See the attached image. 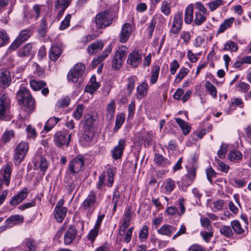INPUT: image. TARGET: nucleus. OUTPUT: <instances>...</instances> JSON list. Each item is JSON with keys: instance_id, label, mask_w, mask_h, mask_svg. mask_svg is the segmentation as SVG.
<instances>
[{"instance_id": "obj_1", "label": "nucleus", "mask_w": 251, "mask_h": 251, "mask_svg": "<svg viewBox=\"0 0 251 251\" xmlns=\"http://www.w3.org/2000/svg\"><path fill=\"white\" fill-rule=\"evenodd\" d=\"M18 103L25 106L24 110L27 112H32L35 108L34 100L29 90L24 86L21 85L17 92Z\"/></svg>"}, {"instance_id": "obj_2", "label": "nucleus", "mask_w": 251, "mask_h": 251, "mask_svg": "<svg viewBox=\"0 0 251 251\" xmlns=\"http://www.w3.org/2000/svg\"><path fill=\"white\" fill-rule=\"evenodd\" d=\"M98 205L97 195L95 191H91L88 196L81 203L80 209L84 212L91 214Z\"/></svg>"}, {"instance_id": "obj_3", "label": "nucleus", "mask_w": 251, "mask_h": 251, "mask_svg": "<svg viewBox=\"0 0 251 251\" xmlns=\"http://www.w3.org/2000/svg\"><path fill=\"white\" fill-rule=\"evenodd\" d=\"M112 18L107 11H101L97 14L95 17V24L97 28L102 29L112 24Z\"/></svg>"}, {"instance_id": "obj_4", "label": "nucleus", "mask_w": 251, "mask_h": 251, "mask_svg": "<svg viewBox=\"0 0 251 251\" xmlns=\"http://www.w3.org/2000/svg\"><path fill=\"white\" fill-rule=\"evenodd\" d=\"M29 149L28 143L25 142H20L15 149L14 155V163L16 165L20 164L22 160L24 158Z\"/></svg>"}, {"instance_id": "obj_5", "label": "nucleus", "mask_w": 251, "mask_h": 251, "mask_svg": "<svg viewBox=\"0 0 251 251\" xmlns=\"http://www.w3.org/2000/svg\"><path fill=\"white\" fill-rule=\"evenodd\" d=\"M107 174V181H108V183H106L105 181L106 175L104 173H101L99 176V180L96 184V187L100 190H102L105 185H107L108 187H110L113 184L114 180V176L115 175L113 170L111 168L108 169Z\"/></svg>"}, {"instance_id": "obj_6", "label": "nucleus", "mask_w": 251, "mask_h": 251, "mask_svg": "<svg viewBox=\"0 0 251 251\" xmlns=\"http://www.w3.org/2000/svg\"><path fill=\"white\" fill-rule=\"evenodd\" d=\"M32 34V31L29 28L22 30L18 37L10 45L9 47V49L12 50H16L22 44L25 42Z\"/></svg>"}, {"instance_id": "obj_7", "label": "nucleus", "mask_w": 251, "mask_h": 251, "mask_svg": "<svg viewBox=\"0 0 251 251\" xmlns=\"http://www.w3.org/2000/svg\"><path fill=\"white\" fill-rule=\"evenodd\" d=\"M85 66L82 63L76 64L69 72L67 75L68 79L72 82H76L79 78L84 73Z\"/></svg>"}, {"instance_id": "obj_8", "label": "nucleus", "mask_w": 251, "mask_h": 251, "mask_svg": "<svg viewBox=\"0 0 251 251\" xmlns=\"http://www.w3.org/2000/svg\"><path fill=\"white\" fill-rule=\"evenodd\" d=\"M126 47L122 46L114 54L112 58V69L115 70L120 69L126 57Z\"/></svg>"}, {"instance_id": "obj_9", "label": "nucleus", "mask_w": 251, "mask_h": 251, "mask_svg": "<svg viewBox=\"0 0 251 251\" xmlns=\"http://www.w3.org/2000/svg\"><path fill=\"white\" fill-rule=\"evenodd\" d=\"M85 159L83 156L79 155L70 162L68 170L71 174H75L80 171L84 166Z\"/></svg>"}, {"instance_id": "obj_10", "label": "nucleus", "mask_w": 251, "mask_h": 251, "mask_svg": "<svg viewBox=\"0 0 251 251\" xmlns=\"http://www.w3.org/2000/svg\"><path fill=\"white\" fill-rule=\"evenodd\" d=\"M71 138V134L66 131H57L54 136V141L58 147L68 146Z\"/></svg>"}, {"instance_id": "obj_11", "label": "nucleus", "mask_w": 251, "mask_h": 251, "mask_svg": "<svg viewBox=\"0 0 251 251\" xmlns=\"http://www.w3.org/2000/svg\"><path fill=\"white\" fill-rule=\"evenodd\" d=\"M10 105L8 95L3 94L0 98V120H3L5 118V114L9 110Z\"/></svg>"}, {"instance_id": "obj_12", "label": "nucleus", "mask_w": 251, "mask_h": 251, "mask_svg": "<svg viewBox=\"0 0 251 251\" xmlns=\"http://www.w3.org/2000/svg\"><path fill=\"white\" fill-rule=\"evenodd\" d=\"M183 14L181 12H178L175 15L172 25L170 29V33L173 34H177L180 31L182 25Z\"/></svg>"}, {"instance_id": "obj_13", "label": "nucleus", "mask_w": 251, "mask_h": 251, "mask_svg": "<svg viewBox=\"0 0 251 251\" xmlns=\"http://www.w3.org/2000/svg\"><path fill=\"white\" fill-rule=\"evenodd\" d=\"M142 59V52L140 50H134L128 55L127 63L133 68L138 66Z\"/></svg>"}, {"instance_id": "obj_14", "label": "nucleus", "mask_w": 251, "mask_h": 251, "mask_svg": "<svg viewBox=\"0 0 251 251\" xmlns=\"http://www.w3.org/2000/svg\"><path fill=\"white\" fill-rule=\"evenodd\" d=\"M126 145L125 139H121L119 140L118 145L111 151L112 155L114 159H118L121 157Z\"/></svg>"}, {"instance_id": "obj_15", "label": "nucleus", "mask_w": 251, "mask_h": 251, "mask_svg": "<svg viewBox=\"0 0 251 251\" xmlns=\"http://www.w3.org/2000/svg\"><path fill=\"white\" fill-rule=\"evenodd\" d=\"M77 230L74 225H71L67 230L64 236V243L66 245H70L75 240Z\"/></svg>"}, {"instance_id": "obj_16", "label": "nucleus", "mask_w": 251, "mask_h": 251, "mask_svg": "<svg viewBox=\"0 0 251 251\" xmlns=\"http://www.w3.org/2000/svg\"><path fill=\"white\" fill-rule=\"evenodd\" d=\"M131 33V25L129 23L124 24L122 27L120 34L119 41L125 43L129 39Z\"/></svg>"}, {"instance_id": "obj_17", "label": "nucleus", "mask_w": 251, "mask_h": 251, "mask_svg": "<svg viewBox=\"0 0 251 251\" xmlns=\"http://www.w3.org/2000/svg\"><path fill=\"white\" fill-rule=\"evenodd\" d=\"M28 192L26 188H24L19 193L11 198L9 201L11 205L15 206L20 203L27 196Z\"/></svg>"}, {"instance_id": "obj_18", "label": "nucleus", "mask_w": 251, "mask_h": 251, "mask_svg": "<svg viewBox=\"0 0 251 251\" xmlns=\"http://www.w3.org/2000/svg\"><path fill=\"white\" fill-rule=\"evenodd\" d=\"M97 116L93 113H89L83 118V128L93 129L94 123Z\"/></svg>"}, {"instance_id": "obj_19", "label": "nucleus", "mask_w": 251, "mask_h": 251, "mask_svg": "<svg viewBox=\"0 0 251 251\" xmlns=\"http://www.w3.org/2000/svg\"><path fill=\"white\" fill-rule=\"evenodd\" d=\"M10 73L7 70H0V86L5 88L11 83Z\"/></svg>"}, {"instance_id": "obj_20", "label": "nucleus", "mask_w": 251, "mask_h": 251, "mask_svg": "<svg viewBox=\"0 0 251 251\" xmlns=\"http://www.w3.org/2000/svg\"><path fill=\"white\" fill-rule=\"evenodd\" d=\"M33 163L35 167H39L41 171L45 172L49 166V162L46 158L37 156L33 159Z\"/></svg>"}, {"instance_id": "obj_21", "label": "nucleus", "mask_w": 251, "mask_h": 251, "mask_svg": "<svg viewBox=\"0 0 251 251\" xmlns=\"http://www.w3.org/2000/svg\"><path fill=\"white\" fill-rule=\"evenodd\" d=\"M103 43L101 40H97L89 45L87 48L89 54H93L101 50L103 48Z\"/></svg>"}, {"instance_id": "obj_22", "label": "nucleus", "mask_w": 251, "mask_h": 251, "mask_svg": "<svg viewBox=\"0 0 251 251\" xmlns=\"http://www.w3.org/2000/svg\"><path fill=\"white\" fill-rule=\"evenodd\" d=\"M62 49L61 47L54 45L51 47L49 53V57L51 61H56L61 55Z\"/></svg>"}, {"instance_id": "obj_23", "label": "nucleus", "mask_w": 251, "mask_h": 251, "mask_svg": "<svg viewBox=\"0 0 251 251\" xmlns=\"http://www.w3.org/2000/svg\"><path fill=\"white\" fill-rule=\"evenodd\" d=\"M176 228L169 225L165 224L157 230V232L161 235L170 237Z\"/></svg>"}, {"instance_id": "obj_24", "label": "nucleus", "mask_w": 251, "mask_h": 251, "mask_svg": "<svg viewBox=\"0 0 251 251\" xmlns=\"http://www.w3.org/2000/svg\"><path fill=\"white\" fill-rule=\"evenodd\" d=\"M193 6L190 4L187 6L184 15V21L187 24H190L193 22Z\"/></svg>"}, {"instance_id": "obj_25", "label": "nucleus", "mask_w": 251, "mask_h": 251, "mask_svg": "<svg viewBox=\"0 0 251 251\" xmlns=\"http://www.w3.org/2000/svg\"><path fill=\"white\" fill-rule=\"evenodd\" d=\"M197 167L192 166L188 171V173L183 176V179H186L187 184L190 185L196 178Z\"/></svg>"}, {"instance_id": "obj_26", "label": "nucleus", "mask_w": 251, "mask_h": 251, "mask_svg": "<svg viewBox=\"0 0 251 251\" xmlns=\"http://www.w3.org/2000/svg\"><path fill=\"white\" fill-rule=\"evenodd\" d=\"M1 174L3 176V180L6 186H8L10 183V176L11 173L9 165H6L1 170Z\"/></svg>"}, {"instance_id": "obj_27", "label": "nucleus", "mask_w": 251, "mask_h": 251, "mask_svg": "<svg viewBox=\"0 0 251 251\" xmlns=\"http://www.w3.org/2000/svg\"><path fill=\"white\" fill-rule=\"evenodd\" d=\"M154 156V161L158 166L166 167L170 165V162L169 160L162 155L155 153Z\"/></svg>"}, {"instance_id": "obj_28", "label": "nucleus", "mask_w": 251, "mask_h": 251, "mask_svg": "<svg viewBox=\"0 0 251 251\" xmlns=\"http://www.w3.org/2000/svg\"><path fill=\"white\" fill-rule=\"evenodd\" d=\"M67 208L54 209V218L58 223H61L66 216Z\"/></svg>"}, {"instance_id": "obj_29", "label": "nucleus", "mask_w": 251, "mask_h": 251, "mask_svg": "<svg viewBox=\"0 0 251 251\" xmlns=\"http://www.w3.org/2000/svg\"><path fill=\"white\" fill-rule=\"evenodd\" d=\"M61 118H57L56 117H50L46 122L44 129L46 132L50 131L60 121Z\"/></svg>"}, {"instance_id": "obj_30", "label": "nucleus", "mask_w": 251, "mask_h": 251, "mask_svg": "<svg viewBox=\"0 0 251 251\" xmlns=\"http://www.w3.org/2000/svg\"><path fill=\"white\" fill-rule=\"evenodd\" d=\"M32 46L31 43L26 44L23 48L18 51V55L20 57L29 56L32 52Z\"/></svg>"}, {"instance_id": "obj_31", "label": "nucleus", "mask_w": 251, "mask_h": 251, "mask_svg": "<svg viewBox=\"0 0 251 251\" xmlns=\"http://www.w3.org/2000/svg\"><path fill=\"white\" fill-rule=\"evenodd\" d=\"M205 14L199 11L195 12V17L193 21V25L198 26L201 25L206 20V16Z\"/></svg>"}, {"instance_id": "obj_32", "label": "nucleus", "mask_w": 251, "mask_h": 251, "mask_svg": "<svg viewBox=\"0 0 251 251\" xmlns=\"http://www.w3.org/2000/svg\"><path fill=\"white\" fill-rule=\"evenodd\" d=\"M175 119L184 135H187L190 132L191 127L185 121L179 118H176Z\"/></svg>"}, {"instance_id": "obj_33", "label": "nucleus", "mask_w": 251, "mask_h": 251, "mask_svg": "<svg viewBox=\"0 0 251 251\" xmlns=\"http://www.w3.org/2000/svg\"><path fill=\"white\" fill-rule=\"evenodd\" d=\"M148 85L145 82H143L137 86V92L138 96L137 98L141 99L146 96L148 93Z\"/></svg>"}, {"instance_id": "obj_34", "label": "nucleus", "mask_w": 251, "mask_h": 251, "mask_svg": "<svg viewBox=\"0 0 251 251\" xmlns=\"http://www.w3.org/2000/svg\"><path fill=\"white\" fill-rule=\"evenodd\" d=\"M115 111V104L114 101L109 103L106 107V119L110 121L114 118Z\"/></svg>"}, {"instance_id": "obj_35", "label": "nucleus", "mask_w": 251, "mask_h": 251, "mask_svg": "<svg viewBox=\"0 0 251 251\" xmlns=\"http://www.w3.org/2000/svg\"><path fill=\"white\" fill-rule=\"evenodd\" d=\"M46 83L43 80L32 79L30 81V86L34 91H38L44 88Z\"/></svg>"}, {"instance_id": "obj_36", "label": "nucleus", "mask_w": 251, "mask_h": 251, "mask_svg": "<svg viewBox=\"0 0 251 251\" xmlns=\"http://www.w3.org/2000/svg\"><path fill=\"white\" fill-rule=\"evenodd\" d=\"M234 21V18L233 17L224 20V22L220 25L218 33H221L224 32L226 29L231 25Z\"/></svg>"}, {"instance_id": "obj_37", "label": "nucleus", "mask_w": 251, "mask_h": 251, "mask_svg": "<svg viewBox=\"0 0 251 251\" xmlns=\"http://www.w3.org/2000/svg\"><path fill=\"white\" fill-rule=\"evenodd\" d=\"M14 135L15 133L13 130H6L1 137V141L4 144L8 143L12 138H14Z\"/></svg>"}, {"instance_id": "obj_38", "label": "nucleus", "mask_w": 251, "mask_h": 251, "mask_svg": "<svg viewBox=\"0 0 251 251\" xmlns=\"http://www.w3.org/2000/svg\"><path fill=\"white\" fill-rule=\"evenodd\" d=\"M220 232L221 234L227 238H230L233 236V231L231 226L222 225L220 227Z\"/></svg>"}, {"instance_id": "obj_39", "label": "nucleus", "mask_w": 251, "mask_h": 251, "mask_svg": "<svg viewBox=\"0 0 251 251\" xmlns=\"http://www.w3.org/2000/svg\"><path fill=\"white\" fill-rule=\"evenodd\" d=\"M160 69V67L157 65L152 67V68L151 69V76L150 80L151 84H155L157 82L159 76Z\"/></svg>"}, {"instance_id": "obj_40", "label": "nucleus", "mask_w": 251, "mask_h": 251, "mask_svg": "<svg viewBox=\"0 0 251 251\" xmlns=\"http://www.w3.org/2000/svg\"><path fill=\"white\" fill-rule=\"evenodd\" d=\"M23 217L19 215H15L11 216L8 219H6L5 223L8 225H15L18 222L22 223L23 222Z\"/></svg>"}, {"instance_id": "obj_41", "label": "nucleus", "mask_w": 251, "mask_h": 251, "mask_svg": "<svg viewBox=\"0 0 251 251\" xmlns=\"http://www.w3.org/2000/svg\"><path fill=\"white\" fill-rule=\"evenodd\" d=\"M230 225L234 232L238 234H241L245 232L244 229L241 226V224L237 220L231 221Z\"/></svg>"}, {"instance_id": "obj_42", "label": "nucleus", "mask_w": 251, "mask_h": 251, "mask_svg": "<svg viewBox=\"0 0 251 251\" xmlns=\"http://www.w3.org/2000/svg\"><path fill=\"white\" fill-rule=\"evenodd\" d=\"M125 121V115L123 114L117 115L115 121V126L113 128L114 132L116 133L121 127Z\"/></svg>"}, {"instance_id": "obj_43", "label": "nucleus", "mask_w": 251, "mask_h": 251, "mask_svg": "<svg viewBox=\"0 0 251 251\" xmlns=\"http://www.w3.org/2000/svg\"><path fill=\"white\" fill-rule=\"evenodd\" d=\"M136 77L135 76H131L127 78V84L126 85V90L128 91V94L130 96L135 87V82Z\"/></svg>"}, {"instance_id": "obj_44", "label": "nucleus", "mask_w": 251, "mask_h": 251, "mask_svg": "<svg viewBox=\"0 0 251 251\" xmlns=\"http://www.w3.org/2000/svg\"><path fill=\"white\" fill-rule=\"evenodd\" d=\"M71 0H57L54 3V10L63 8L66 9L70 4Z\"/></svg>"}, {"instance_id": "obj_45", "label": "nucleus", "mask_w": 251, "mask_h": 251, "mask_svg": "<svg viewBox=\"0 0 251 251\" xmlns=\"http://www.w3.org/2000/svg\"><path fill=\"white\" fill-rule=\"evenodd\" d=\"M70 99L68 96H66L58 100L55 104L57 108H62L68 106L70 103Z\"/></svg>"}, {"instance_id": "obj_46", "label": "nucleus", "mask_w": 251, "mask_h": 251, "mask_svg": "<svg viewBox=\"0 0 251 251\" xmlns=\"http://www.w3.org/2000/svg\"><path fill=\"white\" fill-rule=\"evenodd\" d=\"M242 158V153L236 151H231L228 154V158L231 161L238 160Z\"/></svg>"}, {"instance_id": "obj_47", "label": "nucleus", "mask_w": 251, "mask_h": 251, "mask_svg": "<svg viewBox=\"0 0 251 251\" xmlns=\"http://www.w3.org/2000/svg\"><path fill=\"white\" fill-rule=\"evenodd\" d=\"M9 37L4 30H0V47L8 44Z\"/></svg>"}, {"instance_id": "obj_48", "label": "nucleus", "mask_w": 251, "mask_h": 251, "mask_svg": "<svg viewBox=\"0 0 251 251\" xmlns=\"http://www.w3.org/2000/svg\"><path fill=\"white\" fill-rule=\"evenodd\" d=\"M223 50H230L231 51L235 52L238 50V45L232 41H228L226 42Z\"/></svg>"}, {"instance_id": "obj_49", "label": "nucleus", "mask_w": 251, "mask_h": 251, "mask_svg": "<svg viewBox=\"0 0 251 251\" xmlns=\"http://www.w3.org/2000/svg\"><path fill=\"white\" fill-rule=\"evenodd\" d=\"M94 136L93 129H84V133L82 135V138L86 142H90L92 140Z\"/></svg>"}, {"instance_id": "obj_50", "label": "nucleus", "mask_w": 251, "mask_h": 251, "mask_svg": "<svg viewBox=\"0 0 251 251\" xmlns=\"http://www.w3.org/2000/svg\"><path fill=\"white\" fill-rule=\"evenodd\" d=\"M25 243L28 249V251H35L37 248L36 241L31 238H27L25 240Z\"/></svg>"}, {"instance_id": "obj_51", "label": "nucleus", "mask_w": 251, "mask_h": 251, "mask_svg": "<svg viewBox=\"0 0 251 251\" xmlns=\"http://www.w3.org/2000/svg\"><path fill=\"white\" fill-rule=\"evenodd\" d=\"M205 87L207 91L210 93L211 96L214 98L217 97V90L216 87L211 84L209 81L205 82Z\"/></svg>"}, {"instance_id": "obj_52", "label": "nucleus", "mask_w": 251, "mask_h": 251, "mask_svg": "<svg viewBox=\"0 0 251 251\" xmlns=\"http://www.w3.org/2000/svg\"><path fill=\"white\" fill-rule=\"evenodd\" d=\"M47 29V21L45 18H43L41 20L40 28L38 30V33L41 36L44 37L46 33Z\"/></svg>"}, {"instance_id": "obj_53", "label": "nucleus", "mask_w": 251, "mask_h": 251, "mask_svg": "<svg viewBox=\"0 0 251 251\" xmlns=\"http://www.w3.org/2000/svg\"><path fill=\"white\" fill-rule=\"evenodd\" d=\"M188 73V70L187 68L180 69L178 74L176 76L175 79L176 82L179 83L187 75Z\"/></svg>"}, {"instance_id": "obj_54", "label": "nucleus", "mask_w": 251, "mask_h": 251, "mask_svg": "<svg viewBox=\"0 0 251 251\" xmlns=\"http://www.w3.org/2000/svg\"><path fill=\"white\" fill-rule=\"evenodd\" d=\"M161 11L165 15L168 16L171 13L170 4L167 1H163L161 6Z\"/></svg>"}, {"instance_id": "obj_55", "label": "nucleus", "mask_w": 251, "mask_h": 251, "mask_svg": "<svg viewBox=\"0 0 251 251\" xmlns=\"http://www.w3.org/2000/svg\"><path fill=\"white\" fill-rule=\"evenodd\" d=\"M120 198V195L119 192L117 191H115L113 195L112 203L113 204V210L116 211L117 210V207Z\"/></svg>"}, {"instance_id": "obj_56", "label": "nucleus", "mask_w": 251, "mask_h": 251, "mask_svg": "<svg viewBox=\"0 0 251 251\" xmlns=\"http://www.w3.org/2000/svg\"><path fill=\"white\" fill-rule=\"evenodd\" d=\"M148 235V227L147 226H144L140 231L139 238L141 240L143 241L147 238Z\"/></svg>"}, {"instance_id": "obj_57", "label": "nucleus", "mask_w": 251, "mask_h": 251, "mask_svg": "<svg viewBox=\"0 0 251 251\" xmlns=\"http://www.w3.org/2000/svg\"><path fill=\"white\" fill-rule=\"evenodd\" d=\"M83 110V105L78 104L73 114V116L76 120L80 119L82 116V112Z\"/></svg>"}, {"instance_id": "obj_58", "label": "nucleus", "mask_w": 251, "mask_h": 251, "mask_svg": "<svg viewBox=\"0 0 251 251\" xmlns=\"http://www.w3.org/2000/svg\"><path fill=\"white\" fill-rule=\"evenodd\" d=\"M71 18V15L69 14H67L63 21H62L60 25V29L64 30L67 28L70 25V22Z\"/></svg>"}, {"instance_id": "obj_59", "label": "nucleus", "mask_w": 251, "mask_h": 251, "mask_svg": "<svg viewBox=\"0 0 251 251\" xmlns=\"http://www.w3.org/2000/svg\"><path fill=\"white\" fill-rule=\"evenodd\" d=\"M175 182L171 178H168L166 180L165 189L167 192H172L175 187Z\"/></svg>"}, {"instance_id": "obj_60", "label": "nucleus", "mask_w": 251, "mask_h": 251, "mask_svg": "<svg viewBox=\"0 0 251 251\" xmlns=\"http://www.w3.org/2000/svg\"><path fill=\"white\" fill-rule=\"evenodd\" d=\"M98 230L99 229L94 228L92 230H90L89 233L87 235V238L88 240H90L91 243H93L95 240L96 237L98 235Z\"/></svg>"}, {"instance_id": "obj_61", "label": "nucleus", "mask_w": 251, "mask_h": 251, "mask_svg": "<svg viewBox=\"0 0 251 251\" xmlns=\"http://www.w3.org/2000/svg\"><path fill=\"white\" fill-rule=\"evenodd\" d=\"M27 137L28 138L35 139L36 137V132L34 128L30 125H28L26 127Z\"/></svg>"}, {"instance_id": "obj_62", "label": "nucleus", "mask_w": 251, "mask_h": 251, "mask_svg": "<svg viewBox=\"0 0 251 251\" xmlns=\"http://www.w3.org/2000/svg\"><path fill=\"white\" fill-rule=\"evenodd\" d=\"M223 4L222 0H215L209 3V6L211 11L216 10L220 5Z\"/></svg>"}, {"instance_id": "obj_63", "label": "nucleus", "mask_w": 251, "mask_h": 251, "mask_svg": "<svg viewBox=\"0 0 251 251\" xmlns=\"http://www.w3.org/2000/svg\"><path fill=\"white\" fill-rule=\"evenodd\" d=\"M180 38L183 40V42L187 45L191 39V35L189 31H182L180 34Z\"/></svg>"}, {"instance_id": "obj_64", "label": "nucleus", "mask_w": 251, "mask_h": 251, "mask_svg": "<svg viewBox=\"0 0 251 251\" xmlns=\"http://www.w3.org/2000/svg\"><path fill=\"white\" fill-rule=\"evenodd\" d=\"M227 151V147L226 144H222L220 149L218 151L217 154L219 157L223 158Z\"/></svg>"}]
</instances>
